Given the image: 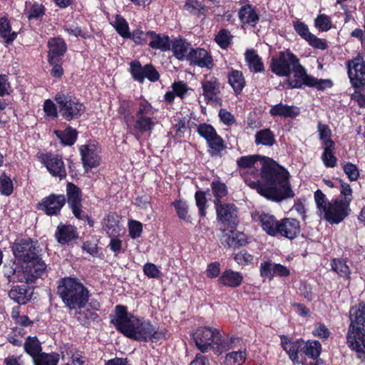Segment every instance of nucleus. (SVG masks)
Masks as SVG:
<instances>
[{"label":"nucleus","mask_w":365,"mask_h":365,"mask_svg":"<svg viewBox=\"0 0 365 365\" xmlns=\"http://www.w3.org/2000/svg\"><path fill=\"white\" fill-rule=\"evenodd\" d=\"M258 160H261V180L252 182L250 187L267 200L274 202H281L284 200L293 198L295 195L292 190L288 170L278 164L272 158L259 155H246L237 160L240 169L251 168Z\"/></svg>","instance_id":"nucleus-1"},{"label":"nucleus","mask_w":365,"mask_h":365,"mask_svg":"<svg viewBox=\"0 0 365 365\" xmlns=\"http://www.w3.org/2000/svg\"><path fill=\"white\" fill-rule=\"evenodd\" d=\"M110 323L125 337L143 342H158L168 339L165 328H156L149 319H144L128 312V307L117 304L114 315H110Z\"/></svg>","instance_id":"nucleus-2"},{"label":"nucleus","mask_w":365,"mask_h":365,"mask_svg":"<svg viewBox=\"0 0 365 365\" xmlns=\"http://www.w3.org/2000/svg\"><path fill=\"white\" fill-rule=\"evenodd\" d=\"M14 259L23 265L29 276L41 278L46 272V264L42 259L41 249L36 240L31 237L16 238L10 247Z\"/></svg>","instance_id":"nucleus-3"},{"label":"nucleus","mask_w":365,"mask_h":365,"mask_svg":"<svg viewBox=\"0 0 365 365\" xmlns=\"http://www.w3.org/2000/svg\"><path fill=\"white\" fill-rule=\"evenodd\" d=\"M56 294L69 310L81 309L89 302L91 292L81 281L74 277H64L57 282Z\"/></svg>","instance_id":"nucleus-4"},{"label":"nucleus","mask_w":365,"mask_h":365,"mask_svg":"<svg viewBox=\"0 0 365 365\" xmlns=\"http://www.w3.org/2000/svg\"><path fill=\"white\" fill-rule=\"evenodd\" d=\"M350 324L346 334L348 346L356 353L364 352L361 343L365 347V302H359L349 310Z\"/></svg>","instance_id":"nucleus-5"},{"label":"nucleus","mask_w":365,"mask_h":365,"mask_svg":"<svg viewBox=\"0 0 365 365\" xmlns=\"http://www.w3.org/2000/svg\"><path fill=\"white\" fill-rule=\"evenodd\" d=\"M192 337L196 347L203 354L212 349L213 345L217 346V351H227L235 341L234 338H224L219 329L210 327H198Z\"/></svg>","instance_id":"nucleus-6"},{"label":"nucleus","mask_w":365,"mask_h":365,"mask_svg":"<svg viewBox=\"0 0 365 365\" xmlns=\"http://www.w3.org/2000/svg\"><path fill=\"white\" fill-rule=\"evenodd\" d=\"M59 115L66 121L77 120L86 111V107L80 99L71 92L59 91L54 96Z\"/></svg>","instance_id":"nucleus-7"},{"label":"nucleus","mask_w":365,"mask_h":365,"mask_svg":"<svg viewBox=\"0 0 365 365\" xmlns=\"http://www.w3.org/2000/svg\"><path fill=\"white\" fill-rule=\"evenodd\" d=\"M65 199L68 208L77 220L86 221L90 227H94V220L83 209V192L79 187L71 182H68L66 186Z\"/></svg>","instance_id":"nucleus-8"},{"label":"nucleus","mask_w":365,"mask_h":365,"mask_svg":"<svg viewBox=\"0 0 365 365\" xmlns=\"http://www.w3.org/2000/svg\"><path fill=\"white\" fill-rule=\"evenodd\" d=\"M197 133L205 140L207 153L211 157H222L227 148L226 143L211 124L202 123L197 125Z\"/></svg>","instance_id":"nucleus-9"},{"label":"nucleus","mask_w":365,"mask_h":365,"mask_svg":"<svg viewBox=\"0 0 365 365\" xmlns=\"http://www.w3.org/2000/svg\"><path fill=\"white\" fill-rule=\"evenodd\" d=\"M299 62V58L289 49H286L272 57L269 70L277 76L289 77L292 73V69Z\"/></svg>","instance_id":"nucleus-10"},{"label":"nucleus","mask_w":365,"mask_h":365,"mask_svg":"<svg viewBox=\"0 0 365 365\" xmlns=\"http://www.w3.org/2000/svg\"><path fill=\"white\" fill-rule=\"evenodd\" d=\"M215 205L217 220L227 230L233 233L239 225L238 208L230 202H217Z\"/></svg>","instance_id":"nucleus-11"},{"label":"nucleus","mask_w":365,"mask_h":365,"mask_svg":"<svg viewBox=\"0 0 365 365\" xmlns=\"http://www.w3.org/2000/svg\"><path fill=\"white\" fill-rule=\"evenodd\" d=\"M24 270L25 269L23 268V265L21 264H18L15 259L6 261L2 267L3 274L9 282L35 283L38 279L34 276L30 277L28 275L29 273H26Z\"/></svg>","instance_id":"nucleus-12"},{"label":"nucleus","mask_w":365,"mask_h":365,"mask_svg":"<svg viewBox=\"0 0 365 365\" xmlns=\"http://www.w3.org/2000/svg\"><path fill=\"white\" fill-rule=\"evenodd\" d=\"M202 95L206 104H217L222 101L220 96L223 88L220 79L215 76H205L201 81Z\"/></svg>","instance_id":"nucleus-13"},{"label":"nucleus","mask_w":365,"mask_h":365,"mask_svg":"<svg viewBox=\"0 0 365 365\" xmlns=\"http://www.w3.org/2000/svg\"><path fill=\"white\" fill-rule=\"evenodd\" d=\"M38 160L52 177L58 178L60 180L66 178L67 173L61 155L47 152L41 153Z\"/></svg>","instance_id":"nucleus-14"},{"label":"nucleus","mask_w":365,"mask_h":365,"mask_svg":"<svg viewBox=\"0 0 365 365\" xmlns=\"http://www.w3.org/2000/svg\"><path fill=\"white\" fill-rule=\"evenodd\" d=\"M129 65V72L132 78L140 83H143L145 78L150 82H156L160 79V73L151 63L143 66L138 60H134Z\"/></svg>","instance_id":"nucleus-15"},{"label":"nucleus","mask_w":365,"mask_h":365,"mask_svg":"<svg viewBox=\"0 0 365 365\" xmlns=\"http://www.w3.org/2000/svg\"><path fill=\"white\" fill-rule=\"evenodd\" d=\"M280 344L287 354L289 359L294 364H303L301 356H304V339L302 338L293 340L286 335H280Z\"/></svg>","instance_id":"nucleus-16"},{"label":"nucleus","mask_w":365,"mask_h":365,"mask_svg":"<svg viewBox=\"0 0 365 365\" xmlns=\"http://www.w3.org/2000/svg\"><path fill=\"white\" fill-rule=\"evenodd\" d=\"M350 206L342 202L341 199L332 200L324 213V219L334 224H339L350 213Z\"/></svg>","instance_id":"nucleus-17"},{"label":"nucleus","mask_w":365,"mask_h":365,"mask_svg":"<svg viewBox=\"0 0 365 365\" xmlns=\"http://www.w3.org/2000/svg\"><path fill=\"white\" fill-rule=\"evenodd\" d=\"M65 205L66 199L64 195L51 193L42 198L37 203L36 208L48 216H57L60 215Z\"/></svg>","instance_id":"nucleus-18"},{"label":"nucleus","mask_w":365,"mask_h":365,"mask_svg":"<svg viewBox=\"0 0 365 365\" xmlns=\"http://www.w3.org/2000/svg\"><path fill=\"white\" fill-rule=\"evenodd\" d=\"M155 125V119L151 116H135L134 121L128 125L127 130L128 133L133 135L137 140H140L143 134H150Z\"/></svg>","instance_id":"nucleus-19"},{"label":"nucleus","mask_w":365,"mask_h":365,"mask_svg":"<svg viewBox=\"0 0 365 365\" xmlns=\"http://www.w3.org/2000/svg\"><path fill=\"white\" fill-rule=\"evenodd\" d=\"M300 232L301 224L296 218L284 217L280 220L277 236L292 240L299 236Z\"/></svg>","instance_id":"nucleus-20"},{"label":"nucleus","mask_w":365,"mask_h":365,"mask_svg":"<svg viewBox=\"0 0 365 365\" xmlns=\"http://www.w3.org/2000/svg\"><path fill=\"white\" fill-rule=\"evenodd\" d=\"M83 166L86 170L97 168L101 163V157L98 155L94 144L82 145L79 148Z\"/></svg>","instance_id":"nucleus-21"},{"label":"nucleus","mask_w":365,"mask_h":365,"mask_svg":"<svg viewBox=\"0 0 365 365\" xmlns=\"http://www.w3.org/2000/svg\"><path fill=\"white\" fill-rule=\"evenodd\" d=\"M54 237L58 244L68 245L78 238V233L74 225L60 222L56 227Z\"/></svg>","instance_id":"nucleus-22"},{"label":"nucleus","mask_w":365,"mask_h":365,"mask_svg":"<svg viewBox=\"0 0 365 365\" xmlns=\"http://www.w3.org/2000/svg\"><path fill=\"white\" fill-rule=\"evenodd\" d=\"M187 61L191 64L196 65L200 68L211 69L214 66L213 59L210 53L205 48H191L188 53Z\"/></svg>","instance_id":"nucleus-23"},{"label":"nucleus","mask_w":365,"mask_h":365,"mask_svg":"<svg viewBox=\"0 0 365 365\" xmlns=\"http://www.w3.org/2000/svg\"><path fill=\"white\" fill-rule=\"evenodd\" d=\"M47 47L48 48L47 60L51 61V63L56 60H63L68 49L65 40L61 37L49 38L47 42Z\"/></svg>","instance_id":"nucleus-24"},{"label":"nucleus","mask_w":365,"mask_h":365,"mask_svg":"<svg viewBox=\"0 0 365 365\" xmlns=\"http://www.w3.org/2000/svg\"><path fill=\"white\" fill-rule=\"evenodd\" d=\"M292 73H294V78L287 80L289 88H302L303 85L309 87L312 76L307 74L300 61L292 69Z\"/></svg>","instance_id":"nucleus-25"},{"label":"nucleus","mask_w":365,"mask_h":365,"mask_svg":"<svg viewBox=\"0 0 365 365\" xmlns=\"http://www.w3.org/2000/svg\"><path fill=\"white\" fill-rule=\"evenodd\" d=\"M237 16L241 24H247L252 27L256 26L260 18L256 6L250 3L242 5L239 9Z\"/></svg>","instance_id":"nucleus-26"},{"label":"nucleus","mask_w":365,"mask_h":365,"mask_svg":"<svg viewBox=\"0 0 365 365\" xmlns=\"http://www.w3.org/2000/svg\"><path fill=\"white\" fill-rule=\"evenodd\" d=\"M243 281V274L232 269H225L217 279L219 284L229 288L239 287Z\"/></svg>","instance_id":"nucleus-27"},{"label":"nucleus","mask_w":365,"mask_h":365,"mask_svg":"<svg viewBox=\"0 0 365 365\" xmlns=\"http://www.w3.org/2000/svg\"><path fill=\"white\" fill-rule=\"evenodd\" d=\"M26 284L14 285L9 292L10 299L19 305H24L31 299L33 292Z\"/></svg>","instance_id":"nucleus-28"},{"label":"nucleus","mask_w":365,"mask_h":365,"mask_svg":"<svg viewBox=\"0 0 365 365\" xmlns=\"http://www.w3.org/2000/svg\"><path fill=\"white\" fill-rule=\"evenodd\" d=\"M120 216L115 212H110L103 219L102 227L108 237H116L120 234Z\"/></svg>","instance_id":"nucleus-29"},{"label":"nucleus","mask_w":365,"mask_h":365,"mask_svg":"<svg viewBox=\"0 0 365 365\" xmlns=\"http://www.w3.org/2000/svg\"><path fill=\"white\" fill-rule=\"evenodd\" d=\"M146 35L151 39L148 45L153 49L161 51H167L170 49L171 40L168 35L157 34L154 31H147Z\"/></svg>","instance_id":"nucleus-30"},{"label":"nucleus","mask_w":365,"mask_h":365,"mask_svg":"<svg viewBox=\"0 0 365 365\" xmlns=\"http://www.w3.org/2000/svg\"><path fill=\"white\" fill-rule=\"evenodd\" d=\"M272 117H282L284 118H295L300 113L299 108L294 106L284 104L282 102L273 106L269 111Z\"/></svg>","instance_id":"nucleus-31"},{"label":"nucleus","mask_w":365,"mask_h":365,"mask_svg":"<svg viewBox=\"0 0 365 365\" xmlns=\"http://www.w3.org/2000/svg\"><path fill=\"white\" fill-rule=\"evenodd\" d=\"M191 47L190 43L181 37L175 38L171 41V48L173 56L179 61L187 60L188 53Z\"/></svg>","instance_id":"nucleus-32"},{"label":"nucleus","mask_w":365,"mask_h":365,"mask_svg":"<svg viewBox=\"0 0 365 365\" xmlns=\"http://www.w3.org/2000/svg\"><path fill=\"white\" fill-rule=\"evenodd\" d=\"M262 230L271 237H277L280 220L273 215L262 213L259 217Z\"/></svg>","instance_id":"nucleus-33"},{"label":"nucleus","mask_w":365,"mask_h":365,"mask_svg":"<svg viewBox=\"0 0 365 365\" xmlns=\"http://www.w3.org/2000/svg\"><path fill=\"white\" fill-rule=\"evenodd\" d=\"M227 81L236 96L240 95L246 86L243 73L234 68H232L230 72L228 73Z\"/></svg>","instance_id":"nucleus-34"},{"label":"nucleus","mask_w":365,"mask_h":365,"mask_svg":"<svg viewBox=\"0 0 365 365\" xmlns=\"http://www.w3.org/2000/svg\"><path fill=\"white\" fill-rule=\"evenodd\" d=\"M245 60L250 71L262 73L264 71V66L262 58L255 49H247L245 53Z\"/></svg>","instance_id":"nucleus-35"},{"label":"nucleus","mask_w":365,"mask_h":365,"mask_svg":"<svg viewBox=\"0 0 365 365\" xmlns=\"http://www.w3.org/2000/svg\"><path fill=\"white\" fill-rule=\"evenodd\" d=\"M53 133L63 146L73 145L78 135L77 130L71 125H68L64 130H54Z\"/></svg>","instance_id":"nucleus-36"},{"label":"nucleus","mask_w":365,"mask_h":365,"mask_svg":"<svg viewBox=\"0 0 365 365\" xmlns=\"http://www.w3.org/2000/svg\"><path fill=\"white\" fill-rule=\"evenodd\" d=\"M183 9L188 12L190 16L205 18L208 11V7L199 0H186Z\"/></svg>","instance_id":"nucleus-37"},{"label":"nucleus","mask_w":365,"mask_h":365,"mask_svg":"<svg viewBox=\"0 0 365 365\" xmlns=\"http://www.w3.org/2000/svg\"><path fill=\"white\" fill-rule=\"evenodd\" d=\"M11 24L7 16L0 17V37L6 45L12 43L17 38L18 33L11 31Z\"/></svg>","instance_id":"nucleus-38"},{"label":"nucleus","mask_w":365,"mask_h":365,"mask_svg":"<svg viewBox=\"0 0 365 365\" xmlns=\"http://www.w3.org/2000/svg\"><path fill=\"white\" fill-rule=\"evenodd\" d=\"M24 351L34 361L40 354H43L41 343L37 336H29L24 344Z\"/></svg>","instance_id":"nucleus-39"},{"label":"nucleus","mask_w":365,"mask_h":365,"mask_svg":"<svg viewBox=\"0 0 365 365\" xmlns=\"http://www.w3.org/2000/svg\"><path fill=\"white\" fill-rule=\"evenodd\" d=\"M323 152L321 159L327 168H334L336 165L337 158L335 156L336 143H329L323 144Z\"/></svg>","instance_id":"nucleus-40"},{"label":"nucleus","mask_w":365,"mask_h":365,"mask_svg":"<svg viewBox=\"0 0 365 365\" xmlns=\"http://www.w3.org/2000/svg\"><path fill=\"white\" fill-rule=\"evenodd\" d=\"M348 77L352 75H365V61L364 58L358 54L355 58L346 62Z\"/></svg>","instance_id":"nucleus-41"},{"label":"nucleus","mask_w":365,"mask_h":365,"mask_svg":"<svg viewBox=\"0 0 365 365\" xmlns=\"http://www.w3.org/2000/svg\"><path fill=\"white\" fill-rule=\"evenodd\" d=\"M304 356L314 361L320 360L319 356L322 351V344L316 339L304 340Z\"/></svg>","instance_id":"nucleus-42"},{"label":"nucleus","mask_w":365,"mask_h":365,"mask_svg":"<svg viewBox=\"0 0 365 365\" xmlns=\"http://www.w3.org/2000/svg\"><path fill=\"white\" fill-rule=\"evenodd\" d=\"M135 103L133 101H123L120 103L118 113L122 118L124 123L128 125L134 121L135 116L133 115L134 112Z\"/></svg>","instance_id":"nucleus-43"},{"label":"nucleus","mask_w":365,"mask_h":365,"mask_svg":"<svg viewBox=\"0 0 365 365\" xmlns=\"http://www.w3.org/2000/svg\"><path fill=\"white\" fill-rule=\"evenodd\" d=\"M255 143L257 145L271 147L276 143L275 135L270 128L259 130L255 135Z\"/></svg>","instance_id":"nucleus-44"},{"label":"nucleus","mask_w":365,"mask_h":365,"mask_svg":"<svg viewBox=\"0 0 365 365\" xmlns=\"http://www.w3.org/2000/svg\"><path fill=\"white\" fill-rule=\"evenodd\" d=\"M331 269L339 277L346 279H350L351 270L346 259L343 258H334L331 260Z\"/></svg>","instance_id":"nucleus-45"},{"label":"nucleus","mask_w":365,"mask_h":365,"mask_svg":"<svg viewBox=\"0 0 365 365\" xmlns=\"http://www.w3.org/2000/svg\"><path fill=\"white\" fill-rule=\"evenodd\" d=\"M171 205L174 207L178 217L187 223H191L192 218L189 215V207L186 201L182 200H175Z\"/></svg>","instance_id":"nucleus-46"},{"label":"nucleus","mask_w":365,"mask_h":365,"mask_svg":"<svg viewBox=\"0 0 365 365\" xmlns=\"http://www.w3.org/2000/svg\"><path fill=\"white\" fill-rule=\"evenodd\" d=\"M211 188L214 195V205H218L217 202L222 203V198L228 195V190L226 185L220 180H214L211 183Z\"/></svg>","instance_id":"nucleus-47"},{"label":"nucleus","mask_w":365,"mask_h":365,"mask_svg":"<svg viewBox=\"0 0 365 365\" xmlns=\"http://www.w3.org/2000/svg\"><path fill=\"white\" fill-rule=\"evenodd\" d=\"M234 36L227 29H220L215 36V41L222 49H227L232 44Z\"/></svg>","instance_id":"nucleus-48"},{"label":"nucleus","mask_w":365,"mask_h":365,"mask_svg":"<svg viewBox=\"0 0 365 365\" xmlns=\"http://www.w3.org/2000/svg\"><path fill=\"white\" fill-rule=\"evenodd\" d=\"M60 360V355L57 352L43 353L36 358L34 365H58Z\"/></svg>","instance_id":"nucleus-49"},{"label":"nucleus","mask_w":365,"mask_h":365,"mask_svg":"<svg viewBox=\"0 0 365 365\" xmlns=\"http://www.w3.org/2000/svg\"><path fill=\"white\" fill-rule=\"evenodd\" d=\"M78 317L77 320L85 327H89L91 322H95L99 318V315L94 311L86 309L77 312Z\"/></svg>","instance_id":"nucleus-50"},{"label":"nucleus","mask_w":365,"mask_h":365,"mask_svg":"<svg viewBox=\"0 0 365 365\" xmlns=\"http://www.w3.org/2000/svg\"><path fill=\"white\" fill-rule=\"evenodd\" d=\"M112 25L121 37L127 38L130 36L128 23L120 14H116L115 20Z\"/></svg>","instance_id":"nucleus-51"},{"label":"nucleus","mask_w":365,"mask_h":365,"mask_svg":"<svg viewBox=\"0 0 365 365\" xmlns=\"http://www.w3.org/2000/svg\"><path fill=\"white\" fill-rule=\"evenodd\" d=\"M246 351H232L226 354L225 365H243L246 360Z\"/></svg>","instance_id":"nucleus-52"},{"label":"nucleus","mask_w":365,"mask_h":365,"mask_svg":"<svg viewBox=\"0 0 365 365\" xmlns=\"http://www.w3.org/2000/svg\"><path fill=\"white\" fill-rule=\"evenodd\" d=\"M46 8L42 4L34 2L30 8L25 11L27 19L31 21L33 19H41L46 14Z\"/></svg>","instance_id":"nucleus-53"},{"label":"nucleus","mask_w":365,"mask_h":365,"mask_svg":"<svg viewBox=\"0 0 365 365\" xmlns=\"http://www.w3.org/2000/svg\"><path fill=\"white\" fill-rule=\"evenodd\" d=\"M314 26L322 32L329 31L332 28V21L329 16L322 14L317 15L314 22Z\"/></svg>","instance_id":"nucleus-54"},{"label":"nucleus","mask_w":365,"mask_h":365,"mask_svg":"<svg viewBox=\"0 0 365 365\" xmlns=\"http://www.w3.org/2000/svg\"><path fill=\"white\" fill-rule=\"evenodd\" d=\"M195 200L196 206L198 208L200 217H205L207 214L206 210L207 207V200L205 192L202 190L196 191L195 193Z\"/></svg>","instance_id":"nucleus-55"},{"label":"nucleus","mask_w":365,"mask_h":365,"mask_svg":"<svg viewBox=\"0 0 365 365\" xmlns=\"http://www.w3.org/2000/svg\"><path fill=\"white\" fill-rule=\"evenodd\" d=\"M14 192V184L6 173L0 175V193L4 196H10Z\"/></svg>","instance_id":"nucleus-56"},{"label":"nucleus","mask_w":365,"mask_h":365,"mask_svg":"<svg viewBox=\"0 0 365 365\" xmlns=\"http://www.w3.org/2000/svg\"><path fill=\"white\" fill-rule=\"evenodd\" d=\"M317 132L319 134V139L322 141V145L329 143H334L331 139V130L328 125L319 122L317 124Z\"/></svg>","instance_id":"nucleus-57"},{"label":"nucleus","mask_w":365,"mask_h":365,"mask_svg":"<svg viewBox=\"0 0 365 365\" xmlns=\"http://www.w3.org/2000/svg\"><path fill=\"white\" fill-rule=\"evenodd\" d=\"M292 25L295 32L304 41H307V39L312 35V34L309 31L308 26L304 22L297 19L293 21Z\"/></svg>","instance_id":"nucleus-58"},{"label":"nucleus","mask_w":365,"mask_h":365,"mask_svg":"<svg viewBox=\"0 0 365 365\" xmlns=\"http://www.w3.org/2000/svg\"><path fill=\"white\" fill-rule=\"evenodd\" d=\"M45 116L53 120L58 118L59 113L57 103L55 104L51 99H46L43 106Z\"/></svg>","instance_id":"nucleus-59"},{"label":"nucleus","mask_w":365,"mask_h":365,"mask_svg":"<svg viewBox=\"0 0 365 365\" xmlns=\"http://www.w3.org/2000/svg\"><path fill=\"white\" fill-rule=\"evenodd\" d=\"M156 112L155 108L147 100L143 99L138 104V108L136 111L135 116H151Z\"/></svg>","instance_id":"nucleus-60"},{"label":"nucleus","mask_w":365,"mask_h":365,"mask_svg":"<svg viewBox=\"0 0 365 365\" xmlns=\"http://www.w3.org/2000/svg\"><path fill=\"white\" fill-rule=\"evenodd\" d=\"M341 165L344 173L350 181H356L358 180L359 178V170L356 165L350 162H344Z\"/></svg>","instance_id":"nucleus-61"},{"label":"nucleus","mask_w":365,"mask_h":365,"mask_svg":"<svg viewBox=\"0 0 365 365\" xmlns=\"http://www.w3.org/2000/svg\"><path fill=\"white\" fill-rule=\"evenodd\" d=\"M274 263L271 260H267L261 262L259 266L260 276L263 279H267L269 281L274 279Z\"/></svg>","instance_id":"nucleus-62"},{"label":"nucleus","mask_w":365,"mask_h":365,"mask_svg":"<svg viewBox=\"0 0 365 365\" xmlns=\"http://www.w3.org/2000/svg\"><path fill=\"white\" fill-rule=\"evenodd\" d=\"M143 232V224L135 220L128 221V235L132 239H136L140 237Z\"/></svg>","instance_id":"nucleus-63"},{"label":"nucleus","mask_w":365,"mask_h":365,"mask_svg":"<svg viewBox=\"0 0 365 365\" xmlns=\"http://www.w3.org/2000/svg\"><path fill=\"white\" fill-rule=\"evenodd\" d=\"M253 259V255L244 249L234 256V260L241 266H246L252 263Z\"/></svg>","instance_id":"nucleus-64"}]
</instances>
